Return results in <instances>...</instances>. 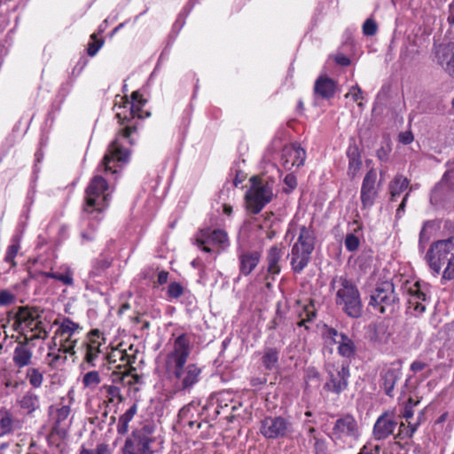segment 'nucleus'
<instances>
[{"instance_id":"1","label":"nucleus","mask_w":454,"mask_h":454,"mask_svg":"<svg viewBox=\"0 0 454 454\" xmlns=\"http://www.w3.org/2000/svg\"><path fill=\"white\" fill-rule=\"evenodd\" d=\"M191 350V338L181 334L175 340L172 350L166 357V372L180 391H190L200 380V367L196 364L185 365Z\"/></svg>"},{"instance_id":"2","label":"nucleus","mask_w":454,"mask_h":454,"mask_svg":"<svg viewBox=\"0 0 454 454\" xmlns=\"http://www.w3.org/2000/svg\"><path fill=\"white\" fill-rule=\"evenodd\" d=\"M429 269L442 278L454 279V237L433 242L424 255Z\"/></svg>"},{"instance_id":"3","label":"nucleus","mask_w":454,"mask_h":454,"mask_svg":"<svg viewBox=\"0 0 454 454\" xmlns=\"http://www.w3.org/2000/svg\"><path fill=\"white\" fill-rule=\"evenodd\" d=\"M13 328L25 335L27 341L48 336V324L43 320L42 311L35 308H20L16 313Z\"/></svg>"},{"instance_id":"4","label":"nucleus","mask_w":454,"mask_h":454,"mask_svg":"<svg viewBox=\"0 0 454 454\" xmlns=\"http://www.w3.org/2000/svg\"><path fill=\"white\" fill-rule=\"evenodd\" d=\"M315 243L314 230L311 227L301 226L289 254L290 264L295 273H301L309 264L315 249Z\"/></svg>"},{"instance_id":"5","label":"nucleus","mask_w":454,"mask_h":454,"mask_svg":"<svg viewBox=\"0 0 454 454\" xmlns=\"http://www.w3.org/2000/svg\"><path fill=\"white\" fill-rule=\"evenodd\" d=\"M331 285L336 290V304L341 306L348 316L358 317L362 312V304L356 286L343 276L334 278Z\"/></svg>"},{"instance_id":"6","label":"nucleus","mask_w":454,"mask_h":454,"mask_svg":"<svg viewBox=\"0 0 454 454\" xmlns=\"http://www.w3.org/2000/svg\"><path fill=\"white\" fill-rule=\"evenodd\" d=\"M251 187L245 196L246 207L252 214H258L274 197V180L253 176Z\"/></svg>"},{"instance_id":"7","label":"nucleus","mask_w":454,"mask_h":454,"mask_svg":"<svg viewBox=\"0 0 454 454\" xmlns=\"http://www.w3.org/2000/svg\"><path fill=\"white\" fill-rule=\"evenodd\" d=\"M82 331V327L79 324L69 318H64L55 333L59 351L74 356L76 353L74 348L81 340Z\"/></svg>"},{"instance_id":"8","label":"nucleus","mask_w":454,"mask_h":454,"mask_svg":"<svg viewBox=\"0 0 454 454\" xmlns=\"http://www.w3.org/2000/svg\"><path fill=\"white\" fill-rule=\"evenodd\" d=\"M107 189V182L103 177L96 176L85 191L86 203L84 211L87 213H92L93 211L101 212L108 203L109 195L106 193Z\"/></svg>"},{"instance_id":"9","label":"nucleus","mask_w":454,"mask_h":454,"mask_svg":"<svg viewBox=\"0 0 454 454\" xmlns=\"http://www.w3.org/2000/svg\"><path fill=\"white\" fill-rule=\"evenodd\" d=\"M155 439L153 428L145 426L139 430H135L126 439L122 448L123 454H154L152 444Z\"/></svg>"},{"instance_id":"10","label":"nucleus","mask_w":454,"mask_h":454,"mask_svg":"<svg viewBox=\"0 0 454 454\" xmlns=\"http://www.w3.org/2000/svg\"><path fill=\"white\" fill-rule=\"evenodd\" d=\"M260 433L267 440H280L292 436V422L282 416H267L260 422Z\"/></svg>"},{"instance_id":"11","label":"nucleus","mask_w":454,"mask_h":454,"mask_svg":"<svg viewBox=\"0 0 454 454\" xmlns=\"http://www.w3.org/2000/svg\"><path fill=\"white\" fill-rule=\"evenodd\" d=\"M398 298L395 294L394 285L383 282L379 285L371 295L370 305L380 314H392L397 305Z\"/></svg>"},{"instance_id":"12","label":"nucleus","mask_w":454,"mask_h":454,"mask_svg":"<svg viewBox=\"0 0 454 454\" xmlns=\"http://www.w3.org/2000/svg\"><path fill=\"white\" fill-rule=\"evenodd\" d=\"M328 379L325 384V389L339 395L344 391L348 385L349 369L344 364L328 363L325 365Z\"/></svg>"},{"instance_id":"13","label":"nucleus","mask_w":454,"mask_h":454,"mask_svg":"<svg viewBox=\"0 0 454 454\" xmlns=\"http://www.w3.org/2000/svg\"><path fill=\"white\" fill-rule=\"evenodd\" d=\"M333 436L335 441L352 444L360 436L359 426L351 415L338 419L333 427Z\"/></svg>"},{"instance_id":"14","label":"nucleus","mask_w":454,"mask_h":454,"mask_svg":"<svg viewBox=\"0 0 454 454\" xmlns=\"http://www.w3.org/2000/svg\"><path fill=\"white\" fill-rule=\"evenodd\" d=\"M376 180L377 172L372 168L366 173L362 183L360 193L362 210H365L367 213L378 197L379 189L376 185Z\"/></svg>"},{"instance_id":"15","label":"nucleus","mask_w":454,"mask_h":454,"mask_svg":"<svg viewBox=\"0 0 454 454\" xmlns=\"http://www.w3.org/2000/svg\"><path fill=\"white\" fill-rule=\"evenodd\" d=\"M325 340L329 344L337 345V351L340 356L350 358L356 352V346L349 336L338 333L335 329L330 328L325 333Z\"/></svg>"},{"instance_id":"16","label":"nucleus","mask_w":454,"mask_h":454,"mask_svg":"<svg viewBox=\"0 0 454 454\" xmlns=\"http://www.w3.org/2000/svg\"><path fill=\"white\" fill-rule=\"evenodd\" d=\"M194 244L201 247L204 252L209 253L211 249L206 246L207 244H216L224 248L229 246V239L223 230L210 231L207 229L200 231L195 238Z\"/></svg>"},{"instance_id":"17","label":"nucleus","mask_w":454,"mask_h":454,"mask_svg":"<svg viewBox=\"0 0 454 454\" xmlns=\"http://www.w3.org/2000/svg\"><path fill=\"white\" fill-rule=\"evenodd\" d=\"M105 359L107 362L108 369H121L125 370L121 372L122 374L120 379L121 380L123 376L129 374L128 366H131L132 364L135 363V356L133 355L128 354L127 351L120 347L112 348V350L106 354Z\"/></svg>"},{"instance_id":"18","label":"nucleus","mask_w":454,"mask_h":454,"mask_svg":"<svg viewBox=\"0 0 454 454\" xmlns=\"http://www.w3.org/2000/svg\"><path fill=\"white\" fill-rule=\"evenodd\" d=\"M397 422L393 411H385L376 420L372 429V437L382 441L389 437L395 431Z\"/></svg>"},{"instance_id":"19","label":"nucleus","mask_w":454,"mask_h":454,"mask_svg":"<svg viewBox=\"0 0 454 454\" xmlns=\"http://www.w3.org/2000/svg\"><path fill=\"white\" fill-rule=\"evenodd\" d=\"M408 294V307L415 315H420L426 310V294L420 290L419 282L406 283L403 287Z\"/></svg>"},{"instance_id":"20","label":"nucleus","mask_w":454,"mask_h":454,"mask_svg":"<svg viewBox=\"0 0 454 454\" xmlns=\"http://www.w3.org/2000/svg\"><path fill=\"white\" fill-rule=\"evenodd\" d=\"M306 158L304 149L297 145H286L282 152V165L286 170L303 165Z\"/></svg>"},{"instance_id":"21","label":"nucleus","mask_w":454,"mask_h":454,"mask_svg":"<svg viewBox=\"0 0 454 454\" xmlns=\"http://www.w3.org/2000/svg\"><path fill=\"white\" fill-rule=\"evenodd\" d=\"M129 158V152L122 150L118 139L113 141L109 146L108 153L105 155L102 162V168L105 171L116 173L117 169L112 166L113 162H126Z\"/></svg>"},{"instance_id":"22","label":"nucleus","mask_w":454,"mask_h":454,"mask_svg":"<svg viewBox=\"0 0 454 454\" xmlns=\"http://www.w3.org/2000/svg\"><path fill=\"white\" fill-rule=\"evenodd\" d=\"M437 63L454 79V43L440 45L435 51Z\"/></svg>"},{"instance_id":"23","label":"nucleus","mask_w":454,"mask_h":454,"mask_svg":"<svg viewBox=\"0 0 454 454\" xmlns=\"http://www.w3.org/2000/svg\"><path fill=\"white\" fill-rule=\"evenodd\" d=\"M145 103V100L142 98V96L138 91H134L131 94V102L129 100L125 101V105L123 106L115 105L114 108L116 109L115 116L119 119L120 121L126 120L128 117L125 113L121 112L120 110L125 109L127 107L129 108V114L132 117L137 116L139 118L142 117V114L139 113L140 107Z\"/></svg>"},{"instance_id":"24","label":"nucleus","mask_w":454,"mask_h":454,"mask_svg":"<svg viewBox=\"0 0 454 454\" xmlns=\"http://www.w3.org/2000/svg\"><path fill=\"white\" fill-rule=\"evenodd\" d=\"M402 372L400 364H391L386 367L381 374L382 385L385 393L388 396L394 395V389L396 382L401 379Z\"/></svg>"},{"instance_id":"25","label":"nucleus","mask_w":454,"mask_h":454,"mask_svg":"<svg viewBox=\"0 0 454 454\" xmlns=\"http://www.w3.org/2000/svg\"><path fill=\"white\" fill-rule=\"evenodd\" d=\"M70 413L71 408L69 404H64L56 409L53 428L58 434H66L71 425V419H69Z\"/></svg>"},{"instance_id":"26","label":"nucleus","mask_w":454,"mask_h":454,"mask_svg":"<svg viewBox=\"0 0 454 454\" xmlns=\"http://www.w3.org/2000/svg\"><path fill=\"white\" fill-rule=\"evenodd\" d=\"M336 89V82L326 75H320L315 82L314 92L322 98L333 97Z\"/></svg>"},{"instance_id":"27","label":"nucleus","mask_w":454,"mask_h":454,"mask_svg":"<svg viewBox=\"0 0 454 454\" xmlns=\"http://www.w3.org/2000/svg\"><path fill=\"white\" fill-rule=\"evenodd\" d=\"M27 340L20 343L13 350L12 361L19 369L28 366L32 363L33 352L27 347Z\"/></svg>"},{"instance_id":"28","label":"nucleus","mask_w":454,"mask_h":454,"mask_svg":"<svg viewBox=\"0 0 454 454\" xmlns=\"http://www.w3.org/2000/svg\"><path fill=\"white\" fill-rule=\"evenodd\" d=\"M101 343L96 340L82 342L81 347L84 352L83 361L91 367L97 366L96 361L101 354Z\"/></svg>"},{"instance_id":"29","label":"nucleus","mask_w":454,"mask_h":454,"mask_svg":"<svg viewBox=\"0 0 454 454\" xmlns=\"http://www.w3.org/2000/svg\"><path fill=\"white\" fill-rule=\"evenodd\" d=\"M261 254L256 251L244 252L239 254V270L246 276L258 265Z\"/></svg>"},{"instance_id":"30","label":"nucleus","mask_w":454,"mask_h":454,"mask_svg":"<svg viewBox=\"0 0 454 454\" xmlns=\"http://www.w3.org/2000/svg\"><path fill=\"white\" fill-rule=\"evenodd\" d=\"M308 434V442L311 447L313 454H330L325 438L316 434V429L314 427H309Z\"/></svg>"},{"instance_id":"31","label":"nucleus","mask_w":454,"mask_h":454,"mask_svg":"<svg viewBox=\"0 0 454 454\" xmlns=\"http://www.w3.org/2000/svg\"><path fill=\"white\" fill-rule=\"evenodd\" d=\"M347 156L348 158V175L351 178H354L359 173L363 166L358 148L356 146L349 147L347 151Z\"/></svg>"},{"instance_id":"32","label":"nucleus","mask_w":454,"mask_h":454,"mask_svg":"<svg viewBox=\"0 0 454 454\" xmlns=\"http://www.w3.org/2000/svg\"><path fill=\"white\" fill-rule=\"evenodd\" d=\"M283 252L278 247H272L268 252L267 262H268V274L272 276V280L276 275L280 272L279 261L282 257Z\"/></svg>"},{"instance_id":"33","label":"nucleus","mask_w":454,"mask_h":454,"mask_svg":"<svg viewBox=\"0 0 454 454\" xmlns=\"http://www.w3.org/2000/svg\"><path fill=\"white\" fill-rule=\"evenodd\" d=\"M409 184L410 181L407 177L402 175L395 176L388 184L389 193L391 196L390 200L392 201L395 200V199L408 188Z\"/></svg>"},{"instance_id":"34","label":"nucleus","mask_w":454,"mask_h":454,"mask_svg":"<svg viewBox=\"0 0 454 454\" xmlns=\"http://www.w3.org/2000/svg\"><path fill=\"white\" fill-rule=\"evenodd\" d=\"M137 412V404L133 403L122 415L120 416L117 424V432L126 434L129 431V424Z\"/></svg>"},{"instance_id":"35","label":"nucleus","mask_w":454,"mask_h":454,"mask_svg":"<svg viewBox=\"0 0 454 454\" xmlns=\"http://www.w3.org/2000/svg\"><path fill=\"white\" fill-rule=\"evenodd\" d=\"M20 249V237L19 235L13 236L11 239V245L8 246L5 255L4 262L10 265V269H13L17 266V262L15 261V257L17 256L19 251Z\"/></svg>"},{"instance_id":"36","label":"nucleus","mask_w":454,"mask_h":454,"mask_svg":"<svg viewBox=\"0 0 454 454\" xmlns=\"http://www.w3.org/2000/svg\"><path fill=\"white\" fill-rule=\"evenodd\" d=\"M195 410V406L192 404H188L183 407L179 413L178 417L181 422L186 424L190 428H192L195 425L198 428L201 427V423L193 419L194 414L193 411Z\"/></svg>"},{"instance_id":"37","label":"nucleus","mask_w":454,"mask_h":454,"mask_svg":"<svg viewBox=\"0 0 454 454\" xmlns=\"http://www.w3.org/2000/svg\"><path fill=\"white\" fill-rule=\"evenodd\" d=\"M100 392L104 395V402L106 403H113L115 401L118 403L122 402L121 390L118 387L114 385H104L100 387Z\"/></svg>"},{"instance_id":"38","label":"nucleus","mask_w":454,"mask_h":454,"mask_svg":"<svg viewBox=\"0 0 454 454\" xmlns=\"http://www.w3.org/2000/svg\"><path fill=\"white\" fill-rule=\"evenodd\" d=\"M20 407L27 413H32L39 408L38 396L33 393H27L20 401Z\"/></svg>"},{"instance_id":"39","label":"nucleus","mask_w":454,"mask_h":454,"mask_svg":"<svg viewBox=\"0 0 454 454\" xmlns=\"http://www.w3.org/2000/svg\"><path fill=\"white\" fill-rule=\"evenodd\" d=\"M15 423L16 422L9 411L5 409L0 410L1 434L10 433L14 428Z\"/></svg>"},{"instance_id":"40","label":"nucleus","mask_w":454,"mask_h":454,"mask_svg":"<svg viewBox=\"0 0 454 454\" xmlns=\"http://www.w3.org/2000/svg\"><path fill=\"white\" fill-rule=\"evenodd\" d=\"M390 337V333L387 327L383 324H379L375 326L372 340L379 344H386Z\"/></svg>"},{"instance_id":"41","label":"nucleus","mask_w":454,"mask_h":454,"mask_svg":"<svg viewBox=\"0 0 454 454\" xmlns=\"http://www.w3.org/2000/svg\"><path fill=\"white\" fill-rule=\"evenodd\" d=\"M434 223L431 221L425 222L421 231L419 232V249L420 252H424L426 248V244L431 238V232L429 231L434 228Z\"/></svg>"},{"instance_id":"42","label":"nucleus","mask_w":454,"mask_h":454,"mask_svg":"<svg viewBox=\"0 0 454 454\" xmlns=\"http://www.w3.org/2000/svg\"><path fill=\"white\" fill-rule=\"evenodd\" d=\"M216 412L220 414L222 411L227 410L230 404L233 403L232 395L229 392H221L216 396Z\"/></svg>"},{"instance_id":"43","label":"nucleus","mask_w":454,"mask_h":454,"mask_svg":"<svg viewBox=\"0 0 454 454\" xmlns=\"http://www.w3.org/2000/svg\"><path fill=\"white\" fill-rule=\"evenodd\" d=\"M101 379L97 371H91L85 373L82 377V384L84 387L95 389L100 383Z\"/></svg>"},{"instance_id":"44","label":"nucleus","mask_w":454,"mask_h":454,"mask_svg":"<svg viewBox=\"0 0 454 454\" xmlns=\"http://www.w3.org/2000/svg\"><path fill=\"white\" fill-rule=\"evenodd\" d=\"M278 360V353L274 348L267 349L262 356V364L268 370L273 369Z\"/></svg>"},{"instance_id":"45","label":"nucleus","mask_w":454,"mask_h":454,"mask_svg":"<svg viewBox=\"0 0 454 454\" xmlns=\"http://www.w3.org/2000/svg\"><path fill=\"white\" fill-rule=\"evenodd\" d=\"M27 379L33 387H40L42 386L43 376V373L36 368H29L27 371Z\"/></svg>"},{"instance_id":"46","label":"nucleus","mask_w":454,"mask_h":454,"mask_svg":"<svg viewBox=\"0 0 454 454\" xmlns=\"http://www.w3.org/2000/svg\"><path fill=\"white\" fill-rule=\"evenodd\" d=\"M407 422H408L407 427L403 422L401 423L399 435H401L402 437L411 438V437H412L414 433L417 431V428L420 422L417 421V422L412 423L409 420Z\"/></svg>"},{"instance_id":"47","label":"nucleus","mask_w":454,"mask_h":454,"mask_svg":"<svg viewBox=\"0 0 454 454\" xmlns=\"http://www.w3.org/2000/svg\"><path fill=\"white\" fill-rule=\"evenodd\" d=\"M62 351L50 352L47 355L48 364L51 367H57L62 364H64L67 360V356L61 355Z\"/></svg>"},{"instance_id":"48","label":"nucleus","mask_w":454,"mask_h":454,"mask_svg":"<svg viewBox=\"0 0 454 454\" xmlns=\"http://www.w3.org/2000/svg\"><path fill=\"white\" fill-rule=\"evenodd\" d=\"M184 294V287L177 282H171L168 287V296L172 299L179 298Z\"/></svg>"},{"instance_id":"49","label":"nucleus","mask_w":454,"mask_h":454,"mask_svg":"<svg viewBox=\"0 0 454 454\" xmlns=\"http://www.w3.org/2000/svg\"><path fill=\"white\" fill-rule=\"evenodd\" d=\"M346 98H350L354 102H357L358 106H362L363 92L359 86L356 85L351 87L349 91L345 95Z\"/></svg>"},{"instance_id":"50","label":"nucleus","mask_w":454,"mask_h":454,"mask_svg":"<svg viewBox=\"0 0 454 454\" xmlns=\"http://www.w3.org/2000/svg\"><path fill=\"white\" fill-rule=\"evenodd\" d=\"M360 245L359 239L353 233H349L345 238V247L346 248L350 251H356Z\"/></svg>"},{"instance_id":"51","label":"nucleus","mask_w":454,"mask_h":454,"mask_svg":"<svg viewBox=\"0 0 454 454\" xmlns=\"http://www.w3.org/2000/svg\"><path fill=\"white\" fill-rule=\"evenodd\" d=\"M80 454H112L108 445L101 443L98 444L95 450L83 449Z\"/></svg>"},{"instance_id":"52","label":"nucleus","mask_w":454,"mask_h":454,"mask_svg":"<svg viewBox=\"0 0 454 454\" xmlns=\"http://www.w3.org/2000/svg\"><path fill=\"white\" fill-rule=\"evenodd\" d=\"M57 280L61 281L66 286L74 284L73 272L70 269H67L64 273H57Z\"/></svg>"},{"instance_id":"53","label":"nucleus","mask_w":454,"mask_h":454,"mask_svg":"<svg viewBox=\"0 0 454 454\" xmlns=\"http://www.w3.org/2000/svg\"><path fill=\"white\" fill-rule=\"evenodd\" d=\"M377 24L372 19H367L363 25V32L366 35H373L377 32Z\"/></svg>"},{"instance_id":"54","label":"nucleus","mask_w":454,"mask_h":454,"mask_svg":"<svg viewBox=\"0 0 454 454\" xmlns=\"http://www.w3.org/2000/svg\"><path fill=\"white\" fill-rule=\"evenodd\" d=\"M15 300V296L7 290L0 291V305H9Z\"/></svg>"},{"instance_id":"55","label":"nucleus","mask_w":454,"mask_h":454,"mask_svg":"<svg viewBox=\"0 0 454 454\" xmlns=\"http://www.w3.org/2000/svg\"><path fill=\"white\" fill-rule=\"evenodd\" d=\"M418 50H415L414 48L410 49L409 46H405L401 51L400 58L403 60L412 59L416 55H418Z\"/></svg>"},{"instance_id":"56","label":"nucleus","mask_w":454,"mask_h":454,"mask_svg":"<svg viewBox=\"0 0 454 454\" xmlns=\"http://www.w3.org/2000/svg\"><path fill=\"white\" fill-rule=\"evenodd\" d=\"M391 152V148L389 145L382 146L377 150L376 155L381 161H387Z\"/></svg>"},{"instance_id":"57","label":"nucleus","mask_w":454,"mask_h":454,"mask_svg":"<svg viewBox=\"0 0 454 454\" xmlns=\"http://www.w3.org/2000/svg\"><path fill=\"white\" fill-rule=\"evenodd\" d=\"M334 60L337 64L346 67L350 64L349 59L342 53H338L334 56Z\"/></svg>"},{"instance_id":"58","label":"nucleus","mask_w":454,"mask_h":454,"mask_svg":"<svg viewBox=\"0 0 454 454\" xmlns=\"http://www.w3.org/2000/svg\"><path fill=\"white\" fill-rule=\"evenodd\" d=\"M102 43L99 41L92 42L89 43L87 52L90 56H94L100 49Z\"/></svg>"},{"instance_id":"59","label":"nucleus","mask_w":454,"mask_h":454,"mask_svg":"<svg viewBox=\"0 0 454 454\" xmlns=\"http://www.w3.org/2000/svg\"><path fill=\"white\" fill-rule=\"evenodd\" d=\"M380 453V447L375 446L373 449L370 448L366 445H364L358 454H379Z\"/></svg>"},{"instance_id":"60","label":"nucleus","mask_w":454,"mask_h":454,"mask_svg":"<svg viewBox=\"0 0 454 454\" xmlns=\"http://www.w3.org/2000/svg\"><path fill=\"white\" fill-rule=\"evenodd\" d=\"M409 194H410V193H409V192H407V193L404 195V197H403V200H402L401 204L399 205V207H398V208H397V210H396V215H397L398 217H401V215L404 213L405 206H406V201H407V200H408Z\"/></svg>"},{"instance_id":"61","label":"nucleus","mask_w":454,"mask_h":454,"mask_svg":"<svg viewBox=\"0 0 454 454\" xmlns=\"http://www.w3.org/2000/svg\"><path fill=\"white\" fill-rule=\"evenodd\" d=\"M399 137L400 141L405 145L411 143L413 140V136L411 132L401 133Z\"/></svg>"},{"instance_id":"62","label":"nucleus","mask_w":454,"mask_h":454,"mask_svg":"<svg viewBox=\"0 0 454 454\" xmlns=\"http://www.w3.org/2000/svg\"><path fill=\"white\" fill-rule=\"evenodd\" d=\"M426 367V364L420 361H414L411 364V370L414 372L422 371Z\"/></svg>"},{"instance_id":"63","label":"nucleus","mask_w":454,"mask_h":454,"mask_svg":"<svg viewBox=\"0 0 454 454\" xmlns=\"http://www.w3.org/2000/svg\"><path fill=\"white\" fill-rule=\"evenodd\" d=\"M168 278V271L162 270V271L159 272V274H158V284L159 285H163V284L167 283Z\"/></svg>"},{"instance_id":"64","label":"nucleus","mask_w":454,"mask_h":454,"mask_svg":"<svg viewBox=\"0 0 454 454\" xmlns=\"http://www.w3.org/2000/svg\"><path fill=\"white\" fill-rule=\"evenodd\" d=\"M134 132H136V128L128 126L121 131V134L123 137L129 138Z\"/></svg>"}]
</instances>
